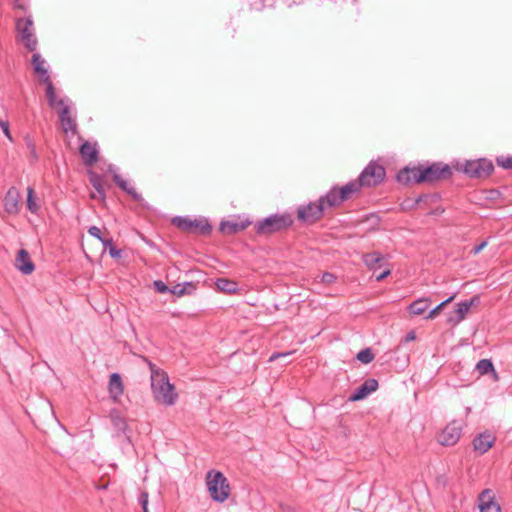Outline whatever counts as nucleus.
<instances>
[{"mask_svg": "<svg viewBox=\"0 0 512 512\" xmlns=\"http://www.w3.org/2000/svg\"><path fill=\"white\" fill-rule=\"evenodd\" d=\"M151 390L154 400L164 406H173L178 400V393L175 386L170 383L167 373L150 377Z\"/></svg>", "mask_w": 512, "mask_h": 512, "instance_id": "f257e3e1", "label": "nucleus"}, {"mask_svg": "<svg viewBox=\"0 0 512 512\" xmlns=\"http://www.w3.org/2000/svg\"><path fill=\"white\" fill-rule=\"evenodd\" d=\"M294 220L291 214H272L254 224V229L257 235L269 236L286 230L293 224Z\"/></svg>", "mask_w": 512, "mask_h": 512, "instance_id": "f03ea898", "label": "nucleus"}, {"mask_svg": "<svg viewBox=\"0 0 512 512\" xmlns=\"http://www.w3.org/2000/svg\"><path fill=\"white\" fill-rule=\"evenodd\" d=\"M206 486L210 497L215 502L223 503L230 496V484L220 471L210 470L207 472Z\"/></svg>", "mask_w": 512, "mask_h": 512, "instance_id": "7ed1b4c3", "label": "nucleus"}, {"mask_svg": "<svg viewBox=\"0 0 512 512\" xmlns=\"http://www.w3.org/2000/svg\"><path fill=\"white\" fill-rule=\"evenodd\" d=\"M385 168L376 163L370 162L361 172L358 179L350 181V184L356 186L355 193H358L362 187H374L380 184L385 178Z\"/></svg>", "mask_w": 512, "mask_h": 512, "instance_id": "20e7f679", "label": "nucleus"}, {"mask_svg": "<svg viewBox=\"0 0 512 512\" xmlns=\"http://www.w3.org/2000/svg\"><path fill=\"white\" fill-rule=\"evenodd\" d=\"M355 188L356 186L354 184H350V182L340 188L335 186L324 196H321L318 201L324 210L336 208L356 194Z\"/></svg>", "mask_w": 512, "mask_h": 512, "instance_id": "39448f33", "label": "nucleus"}, {"mask_svg": "<svg viewBox=\"0 0 512 512\" xmlns=\"http://www.w3.org/2000/svg\"><path fill=\"white\" fill-rule=\"evenodd\" d=\"M172 224L180 230L197 235H209L212 231V226L206 218H190L183 216H176L172 219Z\"/></svg>", "mask_w": 512, "mask_h": 512, "instance_id": "423d86ee", "label": "nucleus"}, {"mask_svg": "<svg viewBox=\"0 0 512 512\" xmlns=\"http://www.w3.org/2000/svg\"><path fill=\"white\" fill-rule=\"evenodd\" d=\"M17 39L25 46L30 52H35L38 45V40L35 36L33 27V20L31 17L19 18L16 20Z\"/></svg>", "mask_w": 512, "mask_h": 512, "instance_id": "0eeeda50", "label": "nucleus"}, {"mask_svg": "<svg viewBox=\"0 0 512 512\" xmlns=\"http://www.w3.org/2000/svg\"><path fill=\"white\" fill-rule=\"evenodd\" d=\"M461 170L471 178L484 179L492 174L494 165L491 160L480 158L466 161Z\"/></svg>", "mask_w": 512, "mask_h": 512, "instance_id": "6e6552de", "label": "nucleus"}, {"mask_svg": "<svg viewBox=\"0 0 512 512\" xmlns=\"http://www.w3.org/2000/svg\"><path fill=\"white\" fill-rule=\"evenodd\" d=\"M452 170L448 164L432 163L429 166L422 165V173L419 174V179L423 183H433L439 180L450 178Z\"/></svg>", "mask_w": 512, "mask_h": 512, "instance_id": "1a4fd4ad", "label": "nucleus"}, {"mask_svg": "<svg viewBox=\"0 0 512 512\" xmlns=\"http://www.w3.org/2000/svg\"><path fill=\"white\" fill-rule=\"evenodd\" d=\"M322 205L317 202H310L307 205H302L297 209L298 219L306 224H313L321 219L324 213Z\"/></svg>", "mask_w": 512, "mask_h": 512, "instance_id": "9d476101", "label": "nucleus"}, {"mask_svg": "<svg viewBox=\"0 0 512 512\" xmlns=\"http://www.w3.org/2000/svg\"><path fill=\"white\" fill-rule=\"evenodd\" d=\"M462 434V423L460 421L450 422L438 435L437 440L443 446L455 445Z\"/></svg>", "mask_w": 512, "mask_h": 512, "instance_id": "9b49d317", "label": "nucleus"}, {"mask_svg": "<svg viewBox=\"0 0 512 512\" xmlns=\"http://www.w3.org/2000/svg\"><path fill=\"white\" fill-rule=\"evenodd\" d=\"M421 173L422 165L407 166L398 172L397 181L404 185L423 183V180L419 179V174Z\"/></svg>", "mask_w": 512, "mask_h": 512, "instance_id": "f8f14e48", "label": "nucleus"}, {"mask_svg": "<svg viewBox=\"0 0 512 512\" xmlns=\"http://www.w3.org/2000/svg\"><path fill=\"white\" fill-rule=\"evenodd\" d=\"M88 177L91 185L96 191V193L91 194V198L104 201L106 199V187H109L106 180L103 176L94 171H88Z\"/></svg>", "mask_w": 512, "mask_h": 512, "instance_id": "ddd939ff", "label": "nucleus"}, {"mask_svg": "<svg viewBox=\"0 0 512 512\" xmlns=\"http://www.w3.org/2000/svg\"><path fill=\"white\" fill-rule=\"evenodd\" d=\"M480 303V297L478 295L473 296L470 300H466L457 304L455 309V316L450 317L449 321L458 324L466 318L470 308L477 306Z\"/></svg>", "mask_w": 512, "mask_h": 512, "instance_id": "4468645a", "label": "nucleus"}, {"mask_svg": "<svg viewBox=\"0 0 512 512\" xmlns=\"http://www.w3.org/2000/svg\"><path fill=\"white\" fill-rule=\"evenodd\" d=\"M108 170L112 174L113 181L117 184V186L120 189H122L128 195H130L133 198V200L137 202L143 201L142 195L138 193L133 186H130L129 183L116 172V169L113 165H110Z\"/></svg>", "mask_w": 512, "mask_h": 512, "instance_id": "2eb2a0df", "label": "nucleus"}, {"mask_svg": "<svg viewBox=\"0 0 512 512\" xmlns=\"http://www.w3.org/2000/svg\"><path fill=\"white\" fill-rule=\"evenodd\" d=\"M378 389V381L374 378L367 379L349 396L352 402L359 401L367 397L370 393Z\"/></svg>", "mask_w": 512, "mask_h": 512, "instance_id": "dca6fc26", "label": "nucleus"}, {"mask_svg": "<svg viewBox=\"0 0 512 512\" xmlns=\"http://www.w3.org/2000/svg\"><path fill=\"white\" fill-rule=\"evenodd\" d=\"M251 225V221L246 220H228L222 221L219 226V230L221 233L225 235H234L243 230H245L248 226Z\"/></svg>", "mask_w": 512, "mask_h": 512, "instance_id": "f3484780", "label": "nucleus"}, {"mask_svg": "<svg viewBox=\"0 0 512 512\" xmlns=\"http://www.w3.org/2000/svg\"><path fill=\"white\" fill-rule=\"evenodd\" d=\"M480 512H501L500 505L494 500L491 490L486 489L478 497Z\"/></svg>", "mask_w": 512, "mask_h": 512, "instance_id": "a211bd4d", "label": "nucleus"}, {"mask_svg": "<svg viewBox=\"0 0 512 512\" xmlns=\"http://www.w3.org/2000/svg\"><path fill=\"white\" fill-rule=\"evenodd\" d=\"M58 115L64 133L71 132L72 135H75L77 133V123L71 116L70 107L68 105L63 106L58 111Z\"/></svg>", "mask_w": 512, "mask_h": 512, "instance_id": "6ab92c4d", "label": "nucleus"}, {"mask_svg": "<svg viewBox=\"0 0 512 512\" xmlns=\"http://www.w3.org/2000/svg\"><path fill=\"white\" fill-rule=\"evenodd\" d=\"M20 193L17 188L11 187L7 191L3 203L8 214L16 215L19 212Z\"/></svg>", "mask_w": 512, "mask_h": 512, "instance_id": "aec40b11", "label": "nucleus"}, {"mask_svg": "<svg viewBox=\"0 0 512 512\" xmlns=\"http://www.w3.org/2000/svg\"><path fill=\"white\" fill-rule=\"evenodd\" d=\"M15 267L24 275H30L35 270V265L26 249L18 251L15 258Z\"/></svg>", "mask_w": 512, "mask_h": 512, "instance_id": "412c9836", "label": "nucleus"}, {"mask_svg": "<svg viewBox=\"0 0 512 512\" xmlns=\"http://www.w3.org/2000/svg\"><path fill=\"white\" fill-rule=\"evenodd\" d=\"M45 59L41 57V55L37 52L33 53L31 58V64L33 66L34 73L40 79V81L48 82L51 80L48 70L45 67Z\"/></svg>", "mask_w": 512, "mask_h": 512, "instance_id": "4be33fe9", "label": "nucleus"}, {"mask_svg": "<svg viewBox=\"0 0 512 512\" xmlns=\"http://www.w3.org/2000/svg\"><path fill=\"white\" fill-rule=\"evenodd\" d=\"M79 152L86 166H92L98 161L99 152L95 145H92L90 142H84L80 146Z\"/></svg>", "mask_w": 512, "mask_h": 512, "instance_id": "5701e85b", "label": "nucleus"}, {"mask_svg": "<svg viewBox=\"0 0 512 512\" xmlns=\"http://www.w3.org/2000/svg\"><path fill=\"white\" fill-rule=\"evenodd\" d=\"M362 260L366 267L373 272L380 269L386 262V258L377 251L363 254Z\"/></svg>", "mask_w": 512, "mask_h": 512, "instance_id": "b1692460", "label": "nucleus"}, {"mask_svg": "<svg viewBox=\"0 0 512 512\" xmlns=\"http://www.w3.org/2000/svg\"><path fill=\"white\" fill-rule=\"evenodd\" d=\"M494 441L495 437L491 433H481L473 440L474 450L480 454H484L492 447Z\"/></svg>", "mask_w": 512, "mask_h": 512, "instance_id": "393cba45", "label": "nucleus"}, {"mask_svg": "<svg viewBox=\"0 0 512 512\" xmlns=\"http://www.w3.org/2000/svg\"><path fill=\"white\" fill-rule=\"evenodd\" d=\"M111 398L116 401L123 394V382L118 373H112L108 385Z\"/></svg>", "mask_w": 512, "mask_h": 512, "instance_id": "a878e982", "label": "nucleus"}, {"mask_svg": "<svg viewBox=\"0 0 512 512\" xmlns=\"http://www.w3.org/2000/svg\"><path fill=\"white\" fill-rule=\"evenodd\" d=\"M44 84L46 86L45 94H46L48 105L52 109H56L58 107L62 108L63 106H65L64 101L62 99H57L56 91H55L52 81L49 80L48 82H44Z\"/></svg>", "mask_w": 512, "mask_h": 512, "instance_id": "bb28decb", "label": "nucleus"}, {"mask_svg": "<svg viewBox=\"0 0 512 512\" xmlns=\"http://www.w3.org/2000/svg\"><path fill=\"white\" fill-rule=\"evenodd\" d=\"M215 284L219 291L227 294H234L238 291V283L227 278H219Z\"/></svg>", "mask_w": 512, "mask_h": 512, "instance_id": "cd10ccee", "label": "nucleus"}, {"mask_svg": "<svg viewBox=\"0 0 512 512\" xmlns=\"http://www.w3.org/2000/svg\"><path fill=\"white\" fill-rule=\"evenodd\" d=\"M429 306L430 304L428 298H419L409 305L408 311L413 315H422L429 308Z\"/></svg>", "mask_w": 512, "mask_h": 512, "instance_id": "c85d7f7f", "label": "nucleus"}, {"mask_svg": "<svg viewBox=\"0 0 512 512\" xmlns=\"http://www.w3.org/2000/svg\"><path fill=\"white\" fill-rule=\"evenodd\" d=\"M437 195H428V194H422L419 195L417 198L414 199V201L410 204V200L404 201L403 205L406 204V207L408 208H414L416 206H420L422 204H427L430 201L437 200Z\"/></svg>", "mask_w": 512, "mask_h": 512, "instance_id": "c756f323", "label": "nucleus"}, {"mask_svg": "<svg viewBox=\"0 0 512 512\" xmlns=\"http://www.w3.org/2000/svg\"><path fill=\"white\" fill-rule=\"evenodd\" d=\"M195 290V286L191 282L185 284H177L170 289V292L176 296H183L185 294H191Z\"/></svg>", "mask_w": 512, "mask_h": 512, "instance_id": "7c9ffc66", "label": "nucleus"}, {"mask_svg": "<svg viewBox=\"0 0 512 512\" xmlns=\"http://www.w3.org/2000/svg\"><path fill=\"white\" fill-rule=\"evenodd\" d=\"M110 420L116 430H118L119 432H125L127 428V423L125 419L117 411L111 412Z\"/></svg>", "mask_w": 512, "mask_h": 512, "instance_id": "2f4dec72", "label": "nucleus"}, {"mask_svg": "<svg viewBox=\"0 0 512 512\" xmlns=\"http://www.w3.org/2000/svg\"><path fill=\"white\" fill-rule=\"evenodd\" d=\"M476 369L479 372V374H481V375H486V374L492 372L496 376V372H495L493 363L489 359H481L477 363Z\"/></svg>", "mask_w": 512, "mask_h": 512, "instance_id": "473e14b6", "label": "nucleus"}, {"mask_svg": "<svg viewBox=\"0 0 512 512\" xmlns=\"http://www.w3.org/2000/svg\"><path fill=\"white\" fill-rule=\"evenodd\" d=\"M27 208L33 214H37L40 208L35 200V192L32 187L27 188Z\"/></svg>", "mask_w": 512, "mask_h": 512, "instance_id": "72a5a7b5", "label": "nucleus"}, {"mask_svg": "<svg viewBox=\"0 0 512 512\" xmlns=\"http://www.w3.org/2000/svg\"><path fill=\"white\" fill-rule=\"evenodd\" d=\"M102 245L104 246V248H106V249L108 248L109 254L111 257L116 258V257L120 256L121 250L117 249V247L114 245V241L112 238L105 239V241H103Z\"/></svg>", "mask_w": 512, "mask_h": 512, "instance_id": "f704fd0d", "label": "nucleus"}, {"mask_svg": "<svg viewBox=\"0 0 512 512\" xmlns=\"http://www.w3.org/2000/svg\"><path fill=\"white\" fill-rule=\"evenodd\" d=\"M356 358H357L360 362H362V363H364V364H368V363H370V362H372V361H373V359H374V354L372 353V350H371L370 348H365V349L361 350V351L357 354Z\"/></svg>", "mask_w": 512, "mask_h": 512, "instance_id": "c9c22d12", "label": "nucleus"}, {"mask_svg": "<svg viewBox=\"0 0 512 512\" xmlns=\"http://www.w3.org/2000/svg\"><path fill=\"white\" fill-rule=\"evenodd\" d=\"M454 299V295L450 296L449 298H447L446 300L442 301L440 304H438L435 308H433L432 310H430V312L428 313L427 315V319H433L435 318L439 313L440 311L443 309V307L445 305H447L448 303H450L452 300Z\"/></svg>", "mask_w": 512, "mask_h": 512, "instance_id": "e433bc0d", "label": "nucleus"}, {"mask_svg": "<svg viewBox=\"0 0 512 512\" xmlns=\"http://www.w3.org/2000/svg\"><path fill=\"white\" fill-rule=\"evenodd\" d=\"M496 163L503 169L512 170V156H499Z\"/></svg>", "mask_w": 512, "mask_h": 512, "instance_id": "4c0bfd02", "label": "nucleus"}, {"mask_svg": "<svg viewBox=\"0 0 512 512\" xmlns=\"http://www.w3.org/2000/svg\"><path fill=\"white\" fill-rule=\"evenodd\" d=\"M148 492L141 491L138 496V503L142 507L143 512H149L148 511Z\"/></svg>", "mask_w": 512, "mask_h": 512, "instance_id": "58836bf2", "label": "nucleus"}, {"mask_svg": "<svg viewBox=\"0 0 512 512\" xmlns=\"http://www.w3.org/2000/svg\"><path fill=\"white\" fill-rule=\"evenodd\" d=\"M143 360L147 363L149 370L151 372V377H156L158 374H164L166 373L164 370L157 367L154 363H152L150 360H148L146 357H143Z\"/></svg>", "mask_w": 512, "mask_h": 512, "instance_id": "ea45409f", "label": "nucleus"}, {"mask_svg": "<svg viewBox=\"0 0 512 512\" xmlns=\"http://www.w3.org/2000/svg\"><path fill=\"white\" fill-rule=\"evenodd\" d=\"M88 233L95 237L96 239H98L101 243H103V241H105V239H107L106 237H102V233H101V230L100 228H98L97 226H91L88 228Z\"/></svg>", "mask_w": 512, "mask_h": 512, "instance_id": "a19ab883", "label": "nucleus"}, {"mask_svg": "<svg viewBox=\"0 0 512 512\" xmlns=\"http://www.w3.org/2000/svg\"><path fill=\"white\" fill-rule=\"evenodd\" d=\"M0 128L2 129L4 135L9 139L12 140V136L10 133V127H9V121L3 120L0 118Z\"/></svg>", "mask_w": 512, "mask_h": 512, "instance_id": "79ce46f5", "label": "nucleus"}, {"mask_svg": "<svg viewBox=\"0 0 512 512\" xmlns=\"http://www.w3.org/2000/svg\"><path fill=\"white\" fill-rule=\"evenodd\" d=\"M336 276L330 272H325L321 275V282L324 284H331L335 282Z\"/></svg>", "mask_w": 512, "mask_h": 512, "instance_id": "37998d69", "label": "nucleus"}, {"mask_svg": "<svg viewBox=\"0 0 512 512\" xmlns=\"http://www.w3.org/2000/svg\"><path fill=\"white\" fill-rule=\"evenodd\" d=\"M153 284H154L156 291L159 293H165L169 290L167 285L161 280H156V281H154Z\"/></svg>", "mask_w": 512, "mask_h": 512, "instance_id": "c03bdc74", "label": "nucleus"}, {"mask_svg": "<svg viewBox=\"0 0 512 512\" xmlns=\"http://www.w3.org/2000/svg\"><path fill=\"white\" fill-rule=\"evenodd\" d=\"M390 274H391V269L386 268L379 274H376V272H374L373 276L375 277V280L377 282H380V281L384 280L386 277H388Z\"/></svg>", "mask_w": 512, "mask_h": 512, "instance_id": "a18cd8bd", "label": "nucleus"}, {"mask_svg": "<svg viewBox=\"0 0 512 512\" xmlns=\"http://www.w3.org/2000/svg\"><path fill=\"white\" fill-rule=\"evenodd\" d=\"M486 245H487V241L481 242L479 245L475 246L472 249L471 253L474 255L478 254L482 249H484V247H486Z\"/></svg>", "mask_w": 512, "mask_h": 512, "instance_id": "49530a36", "label": "nucleus"}, {"mask_svg": "<svg viewBox=\"0 0 512 512\" xmlns=\"http://www.w3.org/2000/svg\"><path fill=\"white\" fill-rule=\"evenodd\" d=\"M289 354H290V353H279V352H275V353H273V354L270 356L269 361H270V362H272V361L276 360V359H277V358H279V357L287 356V355H289Z\"/></svg>", "mask_w": 512, "mask_h": 512, "instance_id": "de8ad7c7", "label": "nucleus"}, {"mask_svg": "<svg viewBox=\"0 0 512 512\" xmlns=\"http://www.w3.org/2000/svg\"><path fill=\"white\" fill-rule=\"evenodd\" d=\"M415 337H416L415 332H414V331H410V332L406 335L405 340H406V341H412V340H414V339H415Z\"/></svg>", "mask_w": 512, "mask_h": 512, "instance_id": "09e8293b", "label": "nucleus"}, {"mask_svg": "<svg viewBox=\"0 0 512 512\" xmlns=\"http://www.w3.org/2000/svg\"><path fill=\"white\" fill-rule=\"evenodd\" d=\"M96 488L98 490H106L108 488V483H105V484H102V485H98Z\"/></svg>", "mask_w": 512, "mask_h": 512, "instance_id": "8fccbe9b", "label": "nucleus"}, {"mask_svg": "<svg viewBox=\"0 0 512 512\" xmlns=\"http://www.w3.org/2000/svg\"><path fill=\"white\" fill-rule=\"evenodd\" d=\"M32 154H35V147L33 144H29Z\"/></svg>", "mask_w": 512, "mask_h": 512, "instance_id": "3c124183", "label": "nucleus"}]
</instances>
